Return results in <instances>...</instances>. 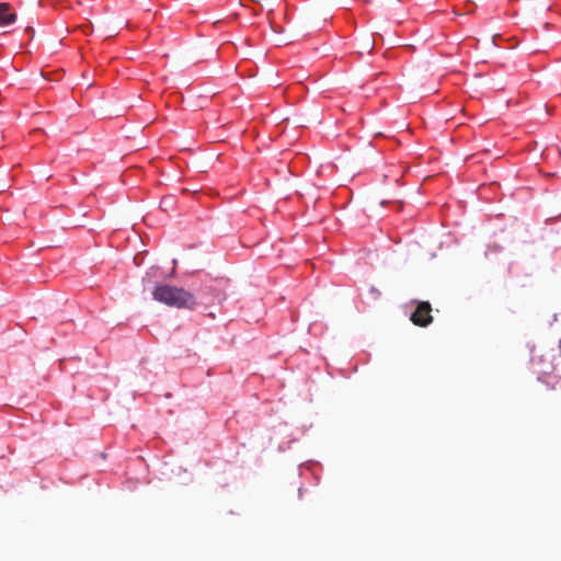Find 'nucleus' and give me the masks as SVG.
I'll list each match as a JSON object with an SVG mask.
<instances>
[{"mask_svg": "<svg viewBox=\"0 0 561 561\" xmlns=\"http://www.w3.org/2000/svg\"><path fill=\"white\" fill-rule=\"evenodd\" d=\"M533 369L541 376L553 375L561 379V339L559 344V356L556 357L553 351H546L541 354L534 353L531 356Z\"/></svg>", "mask_w": 561, "mask_h": 561, "instance_id": "2", "label": "nucleus"}, {"mask_svg": "<svg viewBox=\"0 0 561 561\" xmlns=\"http://www.w3.org/2000/svg\"><path fill=\"white\" fill-rule=\"evenodd\" d=\"M432 308L428 302H420L415 309V311L411 316V321L420 327L428 325L433 318L431 314Z\"/></svg>", "mask_w": 561, "mask_h": 561, "instance_id": "3", "label": "nucleus"}, {"mask_svg": "<svg viewBox=\"0 0 561 561\" xmlns=\"http://www.w3.org/2000/svg\"><path fill=\"white\" fill-rule=\"evenodd\" d=\"M154 300L169 307L193 309L196 306L194 295L182 287L160 284L152 291Z\"/></svg>", "mask_w": 561, "mask_h": 561, "instance_id": "1", "label": "nucleus"}, {"mask_svg": "<svg viewBox=\"0 0 561 561\" xmlns=\"http://www.w3.org/2000/svg\"><path fill=\"white\" fill-rule=\"evenodd\" d=\"M16 20V14L8 3H0V27H5L13 24Z\"/></svg>", "mask_w": 561, "mask_h": 561, "instance_id": "4", "label": "nucleus"}]
</instances>
